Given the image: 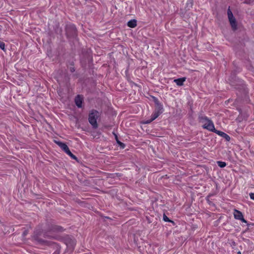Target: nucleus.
<instances>
[{
    "label": "nucleus",
    "instance_id": "1",
    "mask_svg": "<svg viewBox=\"0 0 254 254\" xmlns=\"http://www.w3.org/2000/svg\"><path fill=\"white\" fill-rule=\"evenodd\" d=\"M99 112L94 110L91 111L89 114V122L94 128H96L98 127L97 120L99 117Z\"/></svg>",
    "mask_w": 254,
    "mask_h": 254
},
{
    "label": "nucleus",
    "instance_id": "2",
    "mask_svg": "<svg viewBox=\"0 0 254 254\" xmlns=\"http://www.w3.org/2000/svg\"><path fill=\"white\" fill-rule=\"evenodd\" d=\"M201 122L203 123V127L204 128L211 131H215V128L213 122L209 120L206 117H202L201 118Z\"/></svg>",
    "mask_w": 254,
    "mask_h": 254
},
{
    "label": "nucleus",
    "instance_id": "3",
    "mask_svg": "<svg viewBox=\"0 0 254 254\" xmlns=\"http://www.w3.org/2000/svg\"><path fill=\"white\" fill-rule=\"evenodd\" d=\"M228 17L229 18V20L230 21V24L234 30H236L237 29V24L235 17H234L232 11L229 8L228 9Z\"/></svg>",
    "mask_w": 254,
    "mask_h": 254
},
{
    "label": "nucleus",
    "instance_id": "4",
    "mask_svg": "<svg viewBox=\"0 0 254 254\" xmlns=\"http://www.w3.org/2000/svg\"><path fill=\"white\" fill-rule=\"evenodd\" d=\"M228 17L229 18V20L230 21V24L234 30H236L237 29V24L235 17H234L232 11L229 8L228 9Z\"/></svg>",
    "mask_w": 254,
    "mask_h": 254
},
{
    "label": "nucleus",
    "instance_id": "5",
    "mask_svg": "<svg viewBox=\"0 0 254 254\" xmlns=\"http://www.w3.org/2000/svg\"><path fill=\"white\" fill-rule=\"evenodd\" d=\"M234 216L236 219L242 221L243 222L246 223L247 221L244 218L242 213L236 209L234 210Z\"/></svg>",
    "mask_w": 254,
    "mask_h": 254
},
{
    "label": "nucleus",
    "instance_id": "6",
    "mask_svg": "<svg viewBox=\"0 0 254 254\" xmlns=\"http://www.w3.org/2000/svg\"><path fill=\"white\" fill-rule=\"evenodd\" d=\"M160 114H161V113L159 111L154 112L152 114L150 119L144 121V123L145 124H148L150 123L153 121L155 120L160 115Z\"/></svg>",
    "mask_w": 254,
    "mask_h": 254
},
{
    "label": "nucleus",
    "instance_id": "7",
    "mask_svg": "<svg viewBox=\"0 0 254 254\" xmlns=\"http://www.w3.org/2000/svg\"><path fill=\"white\" fill-rule=\"evenodd\" d=\"M83 102V97L80 95H77L75 98V103L78 108H81Z\"/></svg>",
    "mask_w": 254,
    "mask_h": 254
},
{
    "label": "nucleus",
    "instance_id": "8",
    "mask_svg": "<svg viewBox=\"0 0 254 254\" xmlns=\"http://www.w3.org/2000/svg\"><path fill=\"white\" fill-rule=\"evenodd\" d=\"M57 143L64 152H66L69 149L67 145L64 143L57 142Z\"/></svg>",
    "mask_w": 254,
    "mask_h": 254
},
{
    "label": "nucleus",
    "instance_id": "9",
    "mask_svg": "<svg viewBox=\"0 0 254 254\" xmlns=\"http://www.w3.org/2000/svg\"><path fill=\"white\" fill-rule=\"evenodd\" d=\"M186 80V78H181L174 80V82L176 83V84L178 86H182L183 85L184 82Z\"/></svg>",
    "mask_w": 254,
    "mask_h": 254
},
{
    "label": "nucleus",
    "instance_id": "10",
    "mask_svg": "<svg viewBox=\"0 0 254 254\" xmlns=\"http://www.w3.org/2000/svg\"><path fill=\"white\" fill-rule=\"evenodd\" d=\"M127 26L130 28H134L136 26V20H130L127 22Z\"/></svg>",
    "mask_w": 254,
    "mask_h": 254
},
{
    "label": "nucleus",
    "instance_id": "11",
    "mask_svg": "<svg viewBox=\"0 0 254 254\" xmlns=\"http://www.w3.org/2000/svg\"><path fill=\"white\" fill-rule=\"evenodd\" d=\"M76 243L75 241L73 240H71V242L69 244H67V246L68 248H69V249L72 250L73 249L74 246H75Z\"/></svg>",
    "mask_w": 254,
    "mask_h": 254
},
{
    "label": "nucleus",
    "instance_id": "12",
    "mask_svg": "<svg viewBox=\"0 0 254 254\" xmlns=\"http://www.w3.org/2000/svg\"><path fill=\"white\" fill-rule=\"evenodd\" d=\"M214 132L216 133L217 134L220 135V136H221L222 137L227 136L228 138H229V136H228L227 134H226L225 133H224L222 131H218V130H217L215 129V131H214Z\"/></svg>",
    "mask_w": 254,
    "mask_h": 254
},
{
    "label": "nucleus",
    "instance_id": "13",
    "mask_svg": "<svg viewBox=\"0 0 254 254\" xmlns=\"http://www.w3.org/2000/svg\"><path fill=\"white\" fill-rule=\"evenodd\" d=\"M217 163L218 166L220 167V168H224L226 166V163L224 162L217 161Z\"/></svg>",
    "mask_w": 254,
    "mask_h": 254
},
{
    "label": "nucleus",
    "instance_id": "14",
    "mask_svg": "<svg viewBox=\"0 0 254 254\" xmlns=\"http://www.w3.org/2000/svg\"><path fill=\"white\" fill-rule=\"evenodd\" d=\"M0 48L1 50H2L3 51L5 50V44L3 42L0 41Z\"/></svg>",
    "mask_w": 254,
    "mask_h": 254
},
{
    "label": "nucleus",
    "instance_id": "15",
    "mask_svg": "<svg viewBox=\"0 0 254 254\" xmlns=\"http://www.w3.org/2000/svg\"><path fill=\"white\" fill-rule=\"evenodd\" d=\"M116 138L117 142L118 144H119L122 148H124V147H125L124 144L122 142H120V141H119L117 139V135H116Z\"/></svg>",
    "mask_w": 254,
    "mask_h": 254
},
{
    "label": "nucleus",
    "instance_id": "16",
    "mask_svg": "<svg viewBox=\"0 0 254 254\" xmlns=\"http://www.w3.org/2000/svg\"><path fill=\"white\" fill-rule=\"evenodd\" d=\"M69 156L72 155V153L70 152L69 149H68L66 152H65Z\"/></svg>",
    "mask_w": 254,
    "mask_h": 254
},
{
    "label": "nucleus",
    "instance_id": "17",
    "mask_svg": "<svg viewBox=\"0 0 254 254\" xmlns=\"http://www.w3.org/2000/svg\"><path fill=\"white\" fill-rule=\"evenodd\" d=\"M163 220L166 222L170 221L169 218L165 215L163 216Z\"/></svg>",
    "mask_w": 254,
    "mask_h": 254
},
{
    "label": "nucleus",
    "instance_id": "18",
    "mask_svg": "<svg viewBox=\"0 0 254 254\" xmlns=\"http://www.w3.org/2000/svg\"><path fill=\"white\" fill-rule=\"evenodd\" d=\"M250 197L251 199L254 200V193H250Z\"/></svg>",
    "mask_w": 254,
    "mask_h": 254
},
{
    "label": "nucleus",
    "instance_id": "19",
    "mask_svg": "<svg viewBox=\"0 0 254 254\" xmlns=\"http://www.w3.org/2000/svg\"><path fill=\"white\" fill-rule=\"evenodd\" d=\"M190 3L191 6L192 4V0H188V3Z\"/></svg>",
    "mask_w": 254,
    "mask_h": 254
},
{
    "label": "nucleus",
    "instance_id": "20",
    "mask_svg": "<svg viewBox=\"0 0 254 254\" xmlns=\"http://www.w3.org/2000/svg\"><path fill=\"white\" fill-rule=\"evenodd\" d=\"M72 159H76V157L72 154V155L70 156Z\"/></svg>",
    "mask_w": 254,
    "mask_h": 254
},
{
    "label": "nucleus",
    "instance_id": "21",
    "mask_svg": "<svg viewBox=\"0 0 254 254\" xmlns=\"http://www.w3.org/2000/svg\"><path fill=\"white\" fill-rule=\"evenodd\" d=\"M72 29H73V30H74L75 31V28L74 26H73H73H72Z\"/></svg>",
    "mask_w": 254,
    "mask_h": 254
},
{
    "label": "nucleus",
    "instance_id": "22",
    "mask_svg": "<svg viewBox=\"0 0 254 254\" xmlns=\"http://www.w3.org/2000/svg\"><path fill=\"white\" fill-rule=\"evenodd\" d=\"M224 137H225V138H226V139L227 140H229V139H230V137H229V138H228V137H227V136H224Z\"/></svg>",
    "mask_w": 254,
    "mask_h": 254
},
{
    "label": "nucleus",
    "instance_id": "23",
    "mask_svg": "<svg viewBox=\"0 0 254 254\" xmlns=\"http://www.w3.org/2000/svg\"><path fill=\"white\" fill-rule=\"evenodd\" d=\"M238 254H241V252H239Z\"/></svg>",
    "mask_w": 254,
    "mask_h": 254
}]
</instances>
